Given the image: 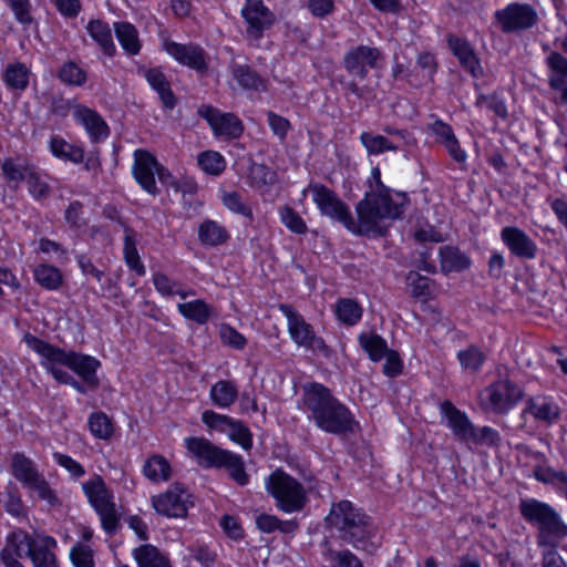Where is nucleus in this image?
I'll use <instances>...</instances> for the list:
<instances>
[{
  "label": "nucleus",
  "instance_id": "nucleus-48",
  "mask_svg": "<svg viewBox=\"0 0 567 567\" xmlns=\"http://www.w3.org/2000/svg\"><path fill=\"white\" fill-rule=\"evenodd\" d=\"M248 178L255 187L271 186L277 182V174L267 165L252 162L249 167Z\"/></svg>",
  "mask_w": 567,
  "mask_h": 567
},
{
  "label": "nucleus",
  "instance_id": "nucleus-61",
  "mask_svg": "<svg viewBox=\"0 0 567 567\" xmlns=\"http://www.w3.org/2000/svg\"><path fill=\"white\" fill-rule=\"evenodd\" d=\"M476 105L487 107L502 118L507 117V107L502 99L496 95L481 94L476 100Z\"/></svg>",
  "mask_w": 567,
  "mask_h": 567
},
{
  "label": "nucleus",
  "instance_id": "nucleus-42",
  "mask_svg": "<svg viewBox=\"0 0 567 567\" xmlns=\"http://www.w3.org/2000/svg\"><path fill=\"white\" fill-rule=\"evenodd\" d=\"M30 70L25 64L17 62L9 64L4 72V82L12 89L24 91L29 84Z\"/></svg>",
  "mask_w": 567,
  "mask_h": 567
},
{
  "label": "nucleus",
  "instance_id": "nucleus-20",
  "mask_svg": "<svg viewBox=\"0 0 567 567\" xmlns=\"http://www.w3.org/2000/svg\"><path fill=\"white\" fill-rule=\"evenodd\" d=\"M74 117L84 126L92 142L97 143L109 136V126L96 111L84 105H75Z\"/></svg>",
  "mask_w": 567,
  "mask_h": 567
},
{
  "label": "nucleus",
  "instance_id": "nucleus-12",
  "mask_svg": "<svg viewBox=\"0 0 567 567\" xmlns=\"http://www.w3.org/2000/svg\"><path fill=\"white\" fill-rule=\"evenodd\" d=\"M495 18L505 33L524 31L533 28L538 21L537 11L528 3H509L497 10Z\"/></svg>",
  "mask_w": 567,
  "mask_h": 567
},
{
  "label": "nucleus",
  "instance_id": "nucleus-41",
  "mask_svg": "<svg viewBox=\"0 0 567 567\" xmlns=\"http://www.w3.org/2000/svg\"><path fill=\"white\" fill-rule=\"evenodd\" d=\"M33 275L35 281L48 290H56L63 282V276L60 269L54 266L45 264L39 265L34 268Z\"/></svg>",
  "mask_w": 567,
  "mask_h": 567
},
{
  "label": "nucleus",
  "instance_id": "nucleus-14",
  "mask_svg": "<svg viewBox=\"0 0 567 567\" xmlns=\"http://www.w3.org/2000/svg\"><path fill=\"white\" fill-rule=\"evenodd\" d=\"M164 167L156 157L145 150L134 152L133 175L138 185L151 195H156L158 188L155 182V174L163 179Z\"/></svg>",
  "mask_w": 567,
  "mask_h": 567
},
{
  "label": "nucleus",
  "instance_id": "nucleus-25",
  "mask_svg": "<svg viewBox=\"0 0 567 567\" xmlns=\"http://www.w3.org/2000/svg\"><path fill=\"white\" fill-rule=\"evenodd\" d=\"M39 545V536L37 538L29 535L23 529L13 530L7 537V545L3 549H9V553L16 559L31 557L33 550Z\"/></svg>",
  "mask_w": 567,
  "mask_h": 567
},
{
  "label": "nucleus",
  "instance_id": "nucleus-5",
  "mask_svg": "<svg viewBox=\"0 0 567 567\" xmlns=\"http://www.w3.org/2000/svg\"><path fill=\"white\" fill-rule=\"evenodd\" d=\"M24 341L41 358H48L74 371L89 388L96 389L99 386L100 381L96 370L101 363L95 358L74 351H65L30 333L24 336Z\"/></svg>",
  "mask_w": 567,
  "mask_h": 567
},
{
  "label": "nucleus",
  "instance_id": "nucleus-59",
  "mask_svg": "<svg viewBox=\"0 0 567 567\" xmlns=\"http://www.w3.org/2000/svg\"><path fill=\"white\" fill-rule=\"evenodd\" d=\"M267 122L272 133L280 140L284 141L287 137L288 132L291 128V124L288 118L276 114L272 111L266 113Z\"/></svg>",
  "mask_w": 567,
  "mask_h": 567
},
{
  "label": "nucleus",
  "instance_id": "nucleus-57",
  "mask_svg": "<svg viewBox=\"0 0 567 567\" xmlns=\"http://www.w3.org/2000/svg\"><path fill=\"white\" fill-rule=\"evenodd\" d=\"M27 487L37 492L38 496L41 499L48 502L50 505L59 504V498L56 497L55 492L50 487L49 483L42 474H40L39 477L32 481Z\"/></svg>",
  "mask_w": 567,
  "mask_h": 567
},
{
  "label": "nucleus",
  "instance_id": "nucleus-40",
  "mask_svg": "<svg viewBox=\"0 0 567 567\" xmlns=\"http://www.w3.org/2000/svg\"><path fill=\"white\" fill-rule=\"evenodd\" d=\"M359 343L374 362L382 360L390 351L386 341L377 333H361L359 336Z\"/></svg>",
  "mask_w": 567,
  "mask_h": 567
},
{
  "label": "nucleus",
  "instance_id": "nucleus-8",
  "mask_svg": "<svg viewBox=\"0 0 567 567\" xmlns=\"http://www.w3.org/2000/svg\"><path fill=\"white\" fill-rule=\"evenodd\" d=\"M524 398L523 389L508 374L498 373V379L486 386L480 395L481 404L496 414H505Z\"/></svg>",
  "mask_w": 567,
  "mask_h": 567
},
{
  "label": "nucleus",
  "instance_id": "nucleus-1",
  "mask_svg": "<svg viewBox=\"0 0 567 567\" xmlns=\"http://www.w3.org/2000/svg\"><path fill=\"white\" fill-rule=\"evenodd\" d=\"M302 400L308 419L321 431L348 436L360 429L349 408L323 384L312 382L305 385Z\"/></svg>",
  "mask_w": 567,
  "mask_h": 567
},
{
  "label": "nucleus",
  "instance_id": "nucleus-55",
  "mask_svg": "<svg viewBox=\"0 0 567 567\" xmlns=\"http://www.w3.org/2000/svg\"><path fill=\"white\" fill-rule=\"evenodd\" d=\"M457 358L464 369L472 371H477L485 360L483 352L476 347L460 351Z\"/></svg>",
  "mask_w": 567,
  "mask_h": 567
},
{
  "label": "nucleus",
  "instance_id": "nucleus-11",
  "mask_svg": "<svg viewBox=\"0 0 567 567\" xmlns=\"http://www.w3.org/2000/svg\"><path fill=\"white\" fill-rule=\"evenodd\" d=\"M309 190L312 199L318 206L321 215L341 223L349 231L354 227V218L349 207L338 197V195L323 184H310Z\"/></svg>",
  "mask_w": 567,
  "mask_h": 567
},
{
  "label": "nucleus",
  "instance_id": "nucleus-27",
  "mask_svg": "<svg viewBox=\"0 0 567 567\" xmlns=\"http://www.w3.org/2000/svg\"><path fill=\"white\" fill-rule=\"evenodd\" d=\"M230 238L228 230L213 219L204 220L198 227V239L204 246L217 247Z\"/></svg>",
  "mask_w": 567,
  "mask_h": 567
},
{
  "label": "nucleus",
  "instance_id": "nucleus-31",
  "mask_svg": "<svg viewBox=\"0 0 567 567\" xmlns=\"http://www.w3.org/2000/svg\"><path fill=\"white\" fill-rule=\"evenodd\" d=\"M124 259L128 268L133 271H135L138 276H144L146 270L144 265L142 264L140 259V255L136 248L137 239H136V233L128 227L127 225H124Z\"/></svg>",
  "mask_w": 567,
  "mask_h": 567
},
{
  "label": "nucleus",
  "instance_id": "nucleus-62",
  "mask_svg": "<svg viewBox=\"0 0 567 567\" xmlns=\"http://www.w3.org/2000/svg\"><path fill=\"white\" fill-rule=\"evenodd\" d=\"M220 338L229 347L241 350L246 346V338L229 324H221Z\"/></svg>",
  "mask_w": 567,
  "mask_h": 567
},
{
  "label": "nucleus",
  "instance_id": "nucleus-2",
  "mask_svg": "<svg viewBox=\"0 0 567 567\" xmlns=\"http://www.w3.org/2000/svg\"><path fill=\"white\" fill-rule=\"evenodd\" d=\"M358 220L351 233L360 236H384L388 230L386 221L402 216L403 204L393 200L391 190H368L357 204Z\"/></svg>",
  "mask_w": 567,
  "mask_h": 567
},
{
  "label": "nucleus",
  "instance_id": "nucleus-19",
  "mask_svg": "<svg viewBox=\"0 0 567 567\" xmlns=\"http://www.w3.org/2000/svg\"><path fill=\"white\" fill-rule=\"evenodd\" d=\"M501 238L509 251L518 258L534 259L537 255L536 243L518 227H504L501 231Z\"/></svg>",
  "mask_w": 567,
  "mask_h": 567
},
{
  "label": "nucleus",
  "instance_id": "nucleus-51",
  "mask_svg": "<svg viewBox=\"0 0 567 567\" xmlns=\"http://www.w3.org/2000/svg\"><path fill=\"white\" fill-rule=\"evenodd\" d=\"M223 204L230 212L241 215L250 221L254 219V214L249 205H247L240 194L237 192H229L223 195Z\"/></svg>",
  "mask_w": 567,
  "mask_h": 567
},
{
  "label": "nucleus",
  "instance_id": "nucleus-50",
  "mask_svg": "<svg viewBox=\"0 0 567 567\" xmlns=\"http://www.w3.org/2000/svg\"><path fill=\"white\" fill-rule=\"evenodd\" d=\"M58 78L66 85L82 86L86 82V72L75 62H65L58 72Z\"/></svg>",
  "mask_w": 567,
  "mask_h": 567
},
{
  "label": "nucleus",
  "instance_id": "nucleus-28",
  "mask_svg": "<svg viewBox=\"0 0 567 567\" xmlns=\"http://www.w3.org/2000/svg\"><path fill=\"white\" fill-rule=\"evenodd\" d=\"M439 255L441 269L445 274L460 272L471 266L470 258L456 247L443 246L440 248Z\"/></svg>",
  "mask_w": 567,
  "mask_h": 567
},
{
  "label": "nucleus",
  "instance_id": "nucleus-37",
  "mask_svg": "<svg viewBox=\"0 0 567 567\" xmlns=\"http://www.w3.org/2000/svg\"><path fill=\"white\" fill-rule=\"evenodd\" d=\"M326 549L322 553L328 567H363L361 560L348 549L334 550L329 542L324 540Z\"/></svg>",
  "mask_w": 567,
  "mask_h": 567
},
{
  "label": "nucleus",
  "instance_id": "nucleus-23",
  "mask_svg": "<svg viewBox=\"0 0 567 567\" xmlns=\"http://www.w3.org/2000/svg\"><path fill=\"white\" fill-rule=\"evenodd\" d=\"M530 414L536 421L551 424L559 419V406L551 400L543 396L529 398L526 401L523 415Z\"/></svg>",
  "mask_w": 567,
  "mask_h": 567
},
{
  "label": "nucleus",
  "instance_id": "nucleus-15",
  "mask_svg": "<svg viewBox=\"0 0 567 567\" xmlns=\"http://www.w3.org/2000/svg\"><path fill=\"white\" fill-rule=\"evenodd\" d=\"M381 59L382 53L378 48L358 45L346 53L343 66L350 75L363 80L368 75V68H378V61Z\"/></svg>",
  "mask_w": 567,
  "mask_h": 567
},
{
  "label": "nucleus",
  "instance_id": "nucleus-36",
  "mask_svg": "<svg viewBox=\"0 0 567 567\" xmlns=\"http://www.w3.org/2000/svg\"><path fill=\"white\" fill-rule=\"evenodd\" d=\"M209 395L216 406L225 409L235 403L238 390L231 381L221 380L212 386Z\"/></svg>",
  "mask_w": 567,
  "mask_h": 567
},
{
  "label": "nucleus",
  "instance_id": "nucleus-38",
  "mask_svg": "<svg viewBox=\"0 0 567 567\" xmlns=\"http://www.w3.org/2000/svg\"><path fill=\"white\" fill-rule=\"evenodd\" d=\"M256 525L262 533H274L279 530L284 534L295 533L299 525L295 519L281 520L275 515L260 514L256 517Z\"/></svg>",
  "mask_w": 567,
  "mask_h": 567
},
{
  "label": "nucleus",
  "instance_id": "nucleus-49",
  "mask_svg": "<svg viewBox=\"0 0 567 567\" xmlns=\"http://www.w3.org/2000/svg\"><path fill=\"white\" fill-rule=\"evenodd\" d=\"M198 166L207 174L220 175L226 168L225 158L215 151L202 152L197 157Z\"/></svg>",
  "mask_w": 567,
  "mask_h": 567
},
{
  "label": "nucleus",
  "instance_id": "nucleus-18",
  "mask_svg": "<svg viewBox=\"0 0 567 567\" xmlns=\"http://www.w3.org/2000/svg\"><path fill=\"white\" fill-rule=\"evenodd\" d=\"M164 47L166 52L181 64L199 73L207 72L206 52L202 47L193 43L182 44L174 41L165 42Z\"/></svg>",
  "mask_w": 567,
  "mask_h": 567
},
{
  "label": "nucleus",
  "instance_id": "nucleus-58",
  "mask_svg": "<svg viewBox=\"0 0 567 567\" xmlns=\"http://www.w3.org/2000/svg\"><path fill=\"white\" fill-rule=\"evenodd\" d=\"M27 487L37 492L38 496L41 499L48 502L50 505L59 504V498L56 497L55 492L50 487L49 483L42 474H40L39 477L32 481Z\"/></svg>",
  "mask_w": 567,
  "mask_h": 567
},
{
  "label": "nucleus",
  "instance_id": "nucleus-33",
  "mask_svg": "<svg viewBox=\"0 0 567 567\" xmlns=\"http://www.w3.org/2000/svg\"><path fill=\"white\" fill-rule=\"evenodd\" d=\"M133 556L138 567H172L168 558L151 544L135 548Z\"/></svg>",
  "mask_w": 567,
  "mask_h": 567
},
{
  "label": "nucleus",
  "instance_id": "nucleus-34",
  "mask_svg": "<svg viewBox=\"0 0 567 567\" xmlns=\"http://www.w3.org/2000/svg\"><path fill=\"white\" fill-rule=\"evenodd\" d=\"M143 473L154 483L166 482L172 476V467L163 455L154 454L145 461Z\"/></svg>",
  "mask_w": 567,
  "mask_h": 567
},
{
  "label": "nucleus",
  "instance_id": "nucleus-45",
  "mask_svg": "<svg viewBox=\"0 0 567 567\" xmlns=\"http://www.w3.org/2000/svg\"><path fill=\"white\" fill-rule=\"evenodd\" d=\"M89 429L93 436L100 440H109L114 433V425L104 412H93L89 416Z\"/></svg>",
  "mask_w": 567,
  "mask_h": 567
},
{
  "label": "nucleus",
  "instance_id": "nucleus-29",
  "mask_svg": "<svg viewBox=\"0 0 567 567\" xmlns=\"http://www.w3.org/2000/svg\"><path fill=\"white\" fill-rule=\"evenodd\" d=\"M86 31L100 45L105 55L113 56L115 54L116 48L113 42L112 31L109 23L100 19L91 20L86 25Z\"/></svg>",
  "mask_w": 567,
  "mask_h": 567
},
{
  "label": "nucleus",
  "instance_id": "nucleus-56",
  "mask_svg": "<svg viewBox=\"0 0 567 567\" xmlns=\"http://www.w3.org/2000/svg\"><path fill=\"white\" fill-rule=\"evenodd\" d=\"M408 282L412 289V296L415 298H427L431 296V279L417 272L411 271L408 275Z\"/></svg>",
  "mask_w": 567,
  "mask_h": 567
},
{
  "label": "nucleus",
  "instance_id": "nucleus-7",
  "mask_svg": "<svg viewBox=\"0 0 567 567\" xmlns=\"http://www.w3.org/2000/svg\"><path fill=\"white\" fill-rule=\"evenodd\" d=\"M267 489L285 513L301 511L307 504L303 485L281 470L275 471L267 480Z\"/></svg>",
  "mask_w": 567,
  "mask_h": 567
},
{
  "label": "nucleus",
  "instance_id": "nucleus-24",
  "mask_svg": "<svg viewBox=\"0 0 567 567\" xmlns=\"http://www.w3.org/2000/svg\"><path fill=\"white\" fill-rule=\"evenodd\" d=\"M441 411L447 419L449 426L454 435L462 441H470L471 436L474 435V425L465 413L456 409L450 401H444L441 404Z\"/></svg>",
  "mask_w": 567,
  "mask_h": 567
},
{
  "label": "nucleus",
  "instance_id": "nucleus-4",
  "mask_svg": "<svg viewBox=\"0 0 567 567\" xmlns=\"http://www.w3.org/2000/svg\"><path fill=\"white\" fill-rule=\"evenodd\" d=\"M186 446L196 457L199 466L225 468L237 484L245 486L249 483V475L245 471V463L240 455L224 450L204 437H188Z\"/></svg>",
  "mask_w": 567,
  "mask_h": 567
},
{
  "label": "nucleus",
  "instance_id": "nucleus-46",
  "mask_svg": "<svg viewBox=\"0 0 567 567\" xmlns=\"http://www.w3.org/2000/svg\"><path fill=\"white\" fill-rule=\"evenodd\" d=\"M336 313L341 322L353 326L361 319L362 308L355 300L344 298L338 301Z\"/></svg>",
  "mask_w": 567,
  "mask_h": 567
},
{
  "label": "nucleus",
  "instance_id": "nucleus-21",
  "mask_svg": "<svg viewBox=\"0 0 567 567\" xmlns=\"http://www.w3.org/2000/svg\"><path fill=\"white\" fill-rule=\"evenodd\" d=\"M447 44L460 64L474 78H480L483 74L480 60L472 45L465 39L450 34L447 37Z\"/></svg>",
  "mask_w": 567,
  "mask_h": 567
},
{
  "label": "nucleus",
  "instance_id": "nucleus-9",
  "mask_svg": "<svg viewBox=\"0 0 567 567\" xmlns=\"http://www.w3.org/2000/svg\"><path fill=\"white\" fill-rule=\"evenodd\" d=\"M82 488L90 504L100 515L104 530L109 535L114 534L118 525V516L113 503V495L103 478L95 475L92 480L83 483Z\"/></svg>",
  "mask_w": 567,
  "mask_h": 567
},
{
  "label": "nucleus",
  "instance_id": "nucleus-22",
  "mask_svg": "<svg viewBox=\"0 0 567 567\" xmlns=\"http://www.w3.org/2000/svg\"><path fill=\"white\" fill-rule=\"evenodd\" d=\"M229 71L233 79L241 89L257 92L267 91V80L260 76L250 65L231 61Z\"/></svg>",
  "mask_w": 567,
  "mask_h": 567
},
{
  "label": "nucleus",
  "instance_id": "nucleus-30",
  "mask_svg": "<svg viewBox=\"0 0 567 567\" xmlns=\"http://www.w3.org/2000/svg\"><path fill=\"white\" fill-rule=\"evenodd\" d=\"M11 472L14 478L25 487L41 474L35 463L20 452L11 456Z\"/></svg>",
  "mask_w": 567,
  "mask_h": 567
},
{
  "label": "nucleus",
  "instance_id": "nucleus-52",
  "mask_svg": "<svg viewBox=\"0 0 567 567\" xmlns=\"http://www.w3.org/2000/svg\"><path fill=\"white\" fill-rule=\"evenodd\" d=\"M228 430V436L233 442L239 444L246 451L251 449L252 434L241 421L234 420Z\"/></svg>",
  "mask_w": 567,
  "mask_h": 567
},
{
  "label": "nucleus",
  "instance_id": "nucleus-60",
  "mask_svg": "<svg viewBox=\"0 0 567 567\" xmlns=\"http://www.w3.org/2000/svg\"><path fill=\"white\" fill-rule=\"evenodd\" d=\"M202 421L209 427L216 431L225 432L230 424L233 423L234 419L218 414L212 410H206L202 414Z\"/></svg>",
  "mask_w": 567,
  "mask_h": 567
},
{
  "label": "nucleus",
  "instance_id": "nucleus-63",
  "mask_svg": "<svg viewBox=\"0 0 567 567\" xmlns=\"http://www.w3.org/2000/svg\"><path fill=\"white\" fill-rule=\"evenodd\" d=\"M476 444H485L488 446H497L501 442L499 433L489 426H483L480 430L474 427V435L470 439Z\"/></svg>",
  "mask_w": 567,
  "mask_h": 567
},
{
  "label": "nucleus",
  "instance_id": "nucleus-26",
  "mask_svg": "<svg viewBox=\"0 0 567 567\" xmlns=\"http://www.w3.org/2000/svg\"><path fill=\"white\" fill-rule=\"evenodd\" d=\"M143 75L148 84L158 93L163 105L169 110L174 109L176 99L165 74L159 69L152 68L144 70Z\"/></svg>",
  "mask_w": 567,
  "mask_h": 567
},
{
  "label": "nucleus",
  "instance_id": "nucleus-44",
  "mask_svg": "<svg viewBox=\"0 0 567 567\" xmlns=\"http://www.w3.org/2000/svg\"><path fill=\"white\" fill-rule=\"evenodd\" d=\"M178 311L188 320H193L198 324H205L210 317V308L200 299L178 303Z\"/></svg>",
  "mask_w": 567,
  "mask_h": 567
},
{
  "label": "nucleus",
  "instance_id": "nucleus-35",
  "mask_svg": "<svg viewBox=\"0 0 567 567\" xmlns=\"http://www.w3.org/2000/svg\"><path fill=\"white\" fill-rule=\"evenodd\" d=\"M115 35L122 48L131 55H135L141 50L137 29L130 22H115Z\"/></svg>",
  "mask_w": 567,
  "mask_h": 567
},
{
  "label": "nucleus",
  "instance_id": "nucleus-47",
  "mask_svg": "<svg viewBox=\"0 0 567 567\" xmlns=\"http://www.w3.org/2000/svg\"><path fill=\"white\" fill-rule=\"evenodd\" d=\"M153 284L162 296L169 297L178 295L181 298L185 299L188 295H194L193 291H185L179 282L172 280L163 272L154 274Z\"/></svg>",
  "mask_w": 567,
  "mask_h": 567
},
{
  "label": "nucleus",
  "instance_id": "nucleus-53",
  "mask_svg": "<svg viewBox=\"0 0 567 567\" xmlns=\"http://www.w3.org/2000/svg\"><path fill=\"white\" fill-rule=\"evenodd\" d=\"M280 219L282 224L292 233L302 235L308 230V227L302 217L289 206H285L280 209Z\"/></svg>",
  "mask_w": 567,
  "mask_h": 567
},
{
  "label": "nucleus",
  "instance_id": "nucleus-32",
  "mask_svg": "<svg viewBox=\"0 0 567 567\" xmlns=\"http://www.w3.org/2000/svg\"><path fill=\"white\" fill-rule=\"evenodd\" d=\"M55 546L56 540L53 537L39 535V545L30 557L33 567H59L56 557L52 553Z\"/></svg>",
  "mask_w": 567,
  "mask_h": 567
},
{
  "label": "nucleus",
  "instance_id": "nucleus-6",
  "mask_svg": "<svg viewBox=\"0 0 567 567\" xmlns=\"http://www.w3.org/2000/svg\"><path fill=\"white\" fill-rule=\"evenodd\" d=\"M327 520L340 532L344 542L354 547H359L370 535V517L353 507L349 501L333 504Z\"/></svg>",
  "mask_w": 567,
  "mask_h": 567
},
{
  "label": "nucleus",
  "instance_id": "nucleus-10",
  "mask_svg": "<svg viewBox=\"0 0 567 567\" xmlns=\"http://www.w3.org/2000/svg\"><path fill=\"white\" fill-rule=\"evenodd\" d=\"M279 310L287 318L288 332L297 346L320 352L324 357L331 354V350L324 340L315 333L312 326L291 305L281 303Z\"/></svg>",
  "mask_w": 567,
  "mask_h": 567
},
{
  "label": "nucleus",
  "instance_id": "nucleus-3",
  "mask_svg": "<svg viewBox=\"0 0 567 567\" xmlns=\"http://www.w3.org/2000/svg\"><path fill=\"white\" fill-rule=\"evenodd\" d=\"M522 517L537 527V545L558 546L567 536V525L560 515L547 503L535 498H523L518 506Z\"/></svg>",
  "mask_w": 567,
  "mask_h": 567
},
{
  "label": "nucleus",
  "instance_id": "nucleus-17",
  "mask_svg": "<svg viewBox=\"0 0 567 567\" xmlns=\"http://www.w3.org/2000/svg\"><path fill=\"white\" fill-rule=\"evenodd\" d=\"M241 16L248 24L247 34L254 39H259L275 22L274 13L262 0H246Z\"/></svg>",
  "mask_w": 567,
  "mask_h": 567
},
{
  "label": "nucleus",
  "instance_id": "nucleus-54",
  "mask_svg": "<svg viewBox=\"0 0 567 567\" xmlns=\"http://www.w3.org/2000/svg\"><path fill=\"white\" fill-rule=\"evenodd\" d=\"M70 558L74 567H94L93 551L90 546L76 543L70 551Z\"/></svg>",
  "mask_w": 567,
  "mask_h": 567
},
{
  "label": "nucleus",
  "instance_id": "nucleus-39",
  "mask_svg": "<svg viewBox=\"0 0 567 567\" xmlns=\"http://www.w3.org/2000/svg\"><path fill=\"white\" fill-rule=\"evenodd\" d=\"M50 150L55 157L75 164L81 163L84 158V151L81 147L68 143L60 136L51 138Z\"/></svg>",
  "mask_w": 567,
  "mask_h": 567
},
{
  "label": "nucleus",
  "instance_id": "nucleus-16",
  "mask_svg": "<svg viewBox=\"0 0 567 567\" xmlns=\"http://www.w3.org/2000/svg\"><path fill=\"white\" fill-rule=\"evenodd\" d=\"M198 114L208 122L216 136L234 140L240 137L244 132L243 122L233 113H221L206 105L199 107Z\"/></svg>",
  "mask_w": 567,
  "mask_h": 567
},
{
  "label": "nucleus",
  "instance_id": "nucleus-64",
  "mask_svg": "<svg viewBox=\"0 0 567 567\" xmlns=\"http://www.w3.org/2000/svg\"><path fill=\"white\" fill-rule=\"evenodd\" d=\"M25 182L29 193L34 198H47L50 195L49 185L41 181V178L34 173H27Z\"/></svg>",
  "mask_w": 567,
  "mask_h": 567
},
{
  "label": "nucleus",
  "instance_id": "nucleus-43",
  "mask_svg": "<svg viewBox=\"0 0 567 567\" xmlns=\"http://www.w3.org/2000/svg\"><path fill=\"white\" fill-rule=\"evenodd\" d=\"M360 141L369 155H378L386 151H398L401 147L400 144L393 143L383 135H373L369 132H363L360 135Z\"/></svg>",
  "mask_w": 567,
  "mask_h": 567
},
{
  "label": "nucleus",
  "instance_id": "nucleus-13",
  "mask_svg": "<svg viewBox=\"0 0 567 567\" xmlns=\"http://www.w3.org/2000/svg\"><path fill=\"white\" fill-rule=\"evenodd\" d=\"M192 495L179 483H174L165 493L154 496V509L167 517H185L193 506Z\"/></svg>",
  "mask_w": 567,
  "mask_h": 567
}]
</instances>
